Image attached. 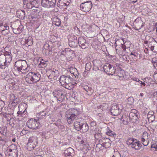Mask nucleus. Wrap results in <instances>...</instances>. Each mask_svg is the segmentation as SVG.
Returning <instances> with one entry per match:
<instances>
[{"mask_svg":"<svg viewBox=\"0 0 157 157\" xmlns=\"http://www.w3.org/2000/svg\"><path fill=\"white\" fill-rule=\"evenodd\" d=\"M69 111L70 113V114L75 115V117H76V116L79 114V113L78 110L75 109H71L69 110Z\"/></svg>","mask_w":157,"mask_h":157,"instance_id":"a878e982","label":"nucleus"},{"mask_svg":"<svg viewBox=\"0 0 157 157\" xmlns=\"http://www.w3.org/2000/svg\"><path fill=\"white\" fill-rule=\"evenodd\" d=\"M136 140V139H134L133 138H129L128 139L127 141V144L128 145H132L133 143L135 141V140Z\"/></svg>","mask_w":157,"mask_h":157,"instance_id":"f704fd0d","label":"nucleus"},{"mask_svg":"<svg viewBox=\"0 0 157 157\" xmlns=\"http://www.w3.org/2000/svg\"><path fill=\"white\" fill-rule=\"evenodd\" d=\"M11 53L10 52H6L4 53V54H3L5 56H7L8 55H10Z\"/></svg>","mask_w":157,"mask_h":157,"instance_id":"052dcab7","label":"nucleus"},{"mask_svg":"<svg viewBox=\"0 0 157 157\" xmlns=\"http://www.w3.org/2000/svg\"><path fill=\"white\" fill-rule=\"evenodd\" d=\"M39 123L35 119H31L27 122V125L30 128L33 129H37L39 126Z\"/></svg>","mask_w":157,"mask_h":157,"instance_id":"0eeeda50","label":"nucleus"},{"mask_svg":"<svg viewBox=\"0 0 157 157\" xmlns=\"http://www.w3.org/2000/svg\"><path fill=\"white\" fill-rule=\"evenodd\" d=\"M89 147V145L87 144L86 143L83 146V147L82 148V149H81V150H83L84 149H87V148Z\"/></svg>","mask_w":157,"mask_h":157,"instance_id":"5fc2aeb1","label":"nucleus"},{"mask_svg":"<svg viewBox=\"0 0 157 157\" xmlns=\"http://www.w3.org/2000/svg\"><path fill=\"white\" fill-rule=\"evenodd\" d=\"M141 145L140 144L137 142V140H135L134 142L131 145V147L132 148L135 150L139 149L141 147Z\"/></svg>","mask_w":157,"mask_h":157,"instance_id":"a211bd4d","label":"nucleus"},{"mask_svg":"<svg viewBox=\"0 0 157 157\" xmlns=\"http://www.w3.org/2000/svg\"><path fill=\"white\" fill-rule=\"evenodd\" d=\"M85 68L87 71L90 70L91 68V63H87L86 65Z\"/></svg>","mask_w":157,"mask_h":157,"instance_id":"49530a36","label":"nucleus"},{"mask_svg":"<svg viewBox=\"0 0 157 157\" xmlns=\"http://www.w3.org/2000/svg\"><path fill=\"white\" fill-rule=\"evenodd\" d=\"M29 41V40H25V44H27Z\"/></svg>","mask_w":157,"mask_h":157,"instance_id":"774afa93","label":"nucleus"},{"mask_svg":"<svg viewBox=\"0 0 157 157\" xmlns=\"http://www.w3.org/2000/svg\"><path fill=\"white\" fill-rule=\"evenodd\" d=\"M111 65L108 63H106L105 65L103 67V69L105 72L108 74L109 71V69L110 68Z\"/></svg>","mask_w":157,"mask_h":157,"instance_id":"bb28decb","label":"nucleus"},{"mask_svg":"<svg viewBox=\"0 0 157 157\" xmlns=\"http://www.w3.org/2000/svg\"><path fill=\"white\" fill-rule=\"evenodd\" d=\"M22 28L20 26H19V27H18L17 29H13V31L14 33L16 34H19L20 33V32L21 31V30Z\"/></svg>","mask_w":157,"mask_h":157,"instance_id":"4c0bfd02","label":"nucleus"},{"mask_svg":"<svg viewBox=\"0 0 157 157\" xmlns=\"http://www.w3.org/2000/svg\"><path fill=\"white\" fill-rule=\"evenodd\" d=\"M16 15L19 19H24L25 17V12L24 10H18L16 12Z\"/></svg>","mask_w":157,"mask_h":157,"instance_id":"dca6fc26","label":"nucleus"},{"mask_svg":"<svg viewBox=\"0 0 157 157\" xmlns=\"http://www.w3.org/2000/svg\"><path fill=\"white\" fill-rule=\"evenodd\" d=\"M133 25L136 30H138L143 26V21L140 17L136 18L133 22Z\"/></svg>","mask_w":157,"mask_h":157,"instance_id":"9b49d317","label":"nucleus"},{"mask_svg":"<svg viewBox=\"0 0 157 157\" xmlns=\"http://www.w3.org/2000/svg\"><path fill=\"white\" fill-rule=\"evenodd\" d=\"M112 157H121V155L119 153H118L115 155H113Z\"/></svg>","mask_w":157,"mask_h":157,"instance_id":"bf43d9fd","label":"nucleus"},{"mask_svg":"<svg viewBox=\"0 0 157 157\" xmlns=\"http://www.w3.org/2000/svg\"><path fill=\"white\" fill-rule=\"evenodd\" d=\"M57 4V6L60 8L66 9L67 6L66 4L63 2V0H59Z\"/></svg>","mask_w":157,"mask_h":157,"instance_id":"aec40b11","label":"nucleus"},{"mask_svg":"<svg viewBox=\"0 0 157 157\" xmlns=\"http://www.w3.org/2000/svg\"><path fill=\"white\" fill-rule=\"evenodd\" d=\"M151 150H154L155 151H157V141L156 140H152V141L151 142Z\"/></svg>","mask_w":157,"mask_h":157,"instance_id":"b1692460","label":"nucleus"},{"mask_svg":"<svg viewBox=\"0 0 157 157\" xmlns=\"http://www.w3.org/2000/svg\"><path fill=\"white\" fill-rule=\"evenodd\" d=\"M93 64L94 66L97 67L98 69L100 67L101 65V62L99 60H95L94 61Z\"/></svg>","mask_w":157,"mask_h":157,"instance_id":"c756f323","label":"nucleus"},{"mask_svg":"<svg viewBox=\"0 0 157 157\" xmlns=\"http://www.w3.org/2000/svg\"><path fill=\"white\" fill-rule=\"evenodd\" d=\"M92 5L91 2H86L82 3L80 6L81 10L85 12H89L92 8Z\"/></svg>","mask_w":157,"mask_h":157,"instance_id":"1a4fd4ad","label":"nucleus"},{"mask_svg":"<svg viewBox=\"0 0 157 157\" xmlns=\"http://www.w3.org/2000/svg\"><path fill=\"white\" fill-rule=\"evenodd\" d=\"M155 80H157V73L154 74V75L151 76Z\"/></svg>","mask_w":157,"mask_h":157,"instance_id":"4d7b16f0","label":"nucleus"},{"mask_svg":"<svg viewBox=\"0 0 157 157\" xmlns=\"http://www.w3.org/2000/svg\"><path fill=\"white\" fill-rule=\"evenodd\" d=\"M8 82L10 86H13L15 84V81L13 79H11L10 80H9Z\"/></svg>","mask_w":157,"mask_h":157,"instance_id":"79ce46f5","label":"nucleus"},{"mask_svg":"<svg viewBox=\"0 0 157 157\" xmlns=\"http://www.w3.org/2000/svg\"><path fill=\"white\" fill-rule=\"evenodd\" d=\"M72 80V78L70 76H61L59 79V81L62 85H64L65 87L70 90L72 88V85L71 82Z\"/></svg>","mask_w":157,"mask_h":157,"instance_id":"7ed1b4c3","label":"nucleus"},{"mask_svg":"<svg viewBox=\"0 0 157 157\" xmlns=\"http://www.w3.org/2000/svg\"><path fill=\"white\" fill-rule=\"evenodd\" d=\"M106 134L110 136H114L115 135L116 136V134L115 133L112 131L109 130L107 132H106Z\"/></svg>","mask_w":157,"mask_h":157,"instance_id":"ea45409f","label":"nucleus"},{"mask_svg":"<svg viewBox=\"0 0 157 157\" xmlns=\"http://www.w3.org/2000/svg\"><path fill=\"white\" fill-rule=\"evenodd\" d=\"M58 71L57 70H55V71H52V73H51V75H54V77H56V75H55V73H58Z\"/></svg>","mask_w":157,"mask_h":157,"instance_id":"603ef678","label":"nucleus"},{"mask_svg":"<svg viewBox=\"0 0 157 157\" xmlns=\"http://www.w3.org/2000/svg\"><path fill=\"white\" fill-rule=\"evenodd\" d=\"M130 1L131 2H132V3H134L137 2V0H130Z\"/></svg>","mask_w":157,"mask_h":157,"instance_id":"338daca9","label":"nucleus"},{"mask_svg":"<svg viewBox=\"0 0 157 157\" xmlns=\"http://www.w3.org/2000/svg\"><path fill=\"white\" fill-rule=\"evenodd\" d=\"M155 84V82L152 80V79H148V86H149L150 87H153Z\"/></svg>","mask_w":157,"mask_h":157,"instance_id":"c9c22d12","label":"nucleus"},{"mask_svg":"<svg viewBox=\"0 0 157 157\" xmlns=\"http://www.w3.org/2000/svg\"><path fill=\"white\" fill-rule=\"evenodd\" d=\"M40 77L39 73L31 72L27 74L25 80L28 83L33 84L38 82L40 80Z\"/></svg>","mask_w":157,"mask_h":157,"instance_id":"f03ea898","label":"nucleus"},{"mask_svg":"<svg viewBox=\"0 0 157 157\" xmlns=\"http://www.w3.org/2000/svg\"><path fill=\"white\" fill-rule=\"evenodd\" d=\"M74 150L71 147H68L65 150L64 154L65 156H72L74 154Z\"/></svg>","mask_w":157,"mask_h":157,"instance_id":"2eb2a0df","label":"nucleus"},{"mask_svg":"<svg viewBox=\"0 0 157 157\" xmlns=\"http://www.w3.org/2000/svg\"><path fill=\"white\" fill-rule=\"evenodd\" d=\"M5 56L2 54L0 55V64L2 65H6V59Z\"/></svg>","mask_w":157,"mask_h":157,"instance_id":"5701e85b","label":"nucleus"},{"mask_svg":"<svg viewBox=\"0 0 157 157\" xmlns=\"http://www.w3.org/2000/svg\"><path fill=\"white\" fill-rule=\"evenodd\" d=\"M66 117H67V121L69 124H72L74 120L76 117L75 115L71 114H67Z\"/></svg>","mask_w":157,"mask_h":157,"instance_id":"4468645a","label":"nucleus"},{"mask_svg":"<svg viewBox=\"0 0 157 157\" xmlns=\"http://www.w3.org/2000/svg\"><path fill=\"white\" fill-rule=\"evenodd\" d=\"M17 99V97L15 96V95L13 94L10 97V99L11 100L15 101Z\"/></svg>","mask_w":157,"mask_h":157,"instance_id":"09e8293b","label":"nucleus"},{"mask_svg":"<svg viewBox=\"0 0 157 157\" xmlns=\"http://www.w3.org/2000/svg\"><path fill=\"white\" fill-rule=\"evenodd\" d=\"M6 62L8 63L10 62L12 60V57L11 55H8L7 56H5Z\"/></svg>","mask_w":157,"mask_h":157,"instance_id":"a19ab883","label":"nucleus"},{"mask_svg":"<svg viewBox=\"0 0 157 157\" xmlns=\"http://www.w3.org/2000/svg\"><path fill=\"white\" fill-rule=\"evenodd\" d=\"M25 112V111H24L23 112H22V111H19L17 112V113L19 116H20L21 117H23V113Z\"/></svg>","mask_w":157,"mask_h":157,"instance_id":"864d4df0","label":"nucleus"},{"mask_svg":"<svg viewBox=\"0 0 157 157\" xmlns=\"http://www.w3.org/2000/svg\"><path fill=\"white\" fill-rule=\"evenodd\" d=\"M37 144V138L36 136H32L29 139L27 144L28 150L31 151L34 149Z\"/></svg>","mask_w":157,"mask_h":157,"instance_id":"39448f33","label":"nucleus"},{"mask_svg":"<svg viewBox=\"0 0 157 157\" xmlns=\"http://www.w3.org/2000/svg\"><path fill=\"white\" fill-rule=\"evenodd\" d=\"M131 113H133L136 114L137 113V111L135 109H133L132 110V112Z\"/></svg>","mask_w":157,"mask_h":157,"instance_id":"e2e57ef3","label":"nucleus"},{"mask_svg":"<svg viewBox=\"0 0 157 157\" xmlns=\"http://www.w3.org/2000/svg\"><path fill=\"white\" fill-rule=\"evenodd\" d=\"M32 44H33L32 41L31 40H29V41L28 42V43L27 44V45H26V46H27V45L28 46H30V45H32Z\"/></svg>","mask_w":157,"mask_h":157,"instance_id":"13d9d810","label":"nucleus"},{"mask_svg":"<svg viewBox=\"0 0 157 157\" xmlns=\"http://www.w3.org/2000/svg\"><path fill=\"white\" fill-rule=\"evenodd\" d=\"M95 139L97 140H101L100 139L101 138L102 136L101 134L100 133H96L94 136Z\"/></svg>","mask_w":157,"mask_h":157,"instance_id":"37998d69","label":"nucleus"},{"mask_svg":"<svg viewBox=\"0 0 157 157\" xmlns=\"http://www.w3.org/2000/svg\"><path fill=\"white\" fill-rule=\"evenodd\" d=\"M11 147L13 148L12 149V151L14 152L17 153V147L14 144H12L11 145Z\"/></svg>","mask_w":157,"mask_h":157,"instance_id":"a18cd8bd","label":"nucleus"},{"mask_svg":"<svg viewBox=\"0 0 157 157\" xmlns=\"http://www.w3.org/2000/svg\"><path fill=\"white\" fill-rule=\"evenodd\" d=\"M149 125L150 126V129L148 127V130L149 131V133H150L151 136H152L154 134V128H155V126L154 124H150Z\"/></svg>","mask_w":157,"mask_h":157,"instance_id":"cd10ccee","label":"nucleus"},{"mask_svg":"<svg viewBox=\"0 0 157 157\" xmlns=\"http://www.w3.org/2000/svg\"><path fill=\"white\" fill-rule=\"evenodd\" d=\"M115 70L116 69L115 67L113 66L112 67L111 66L109 69V71L107 74L113 75V74L115 73Z\"/></svg>","mask_w":157,"mask_h":157,"instance_id":"473e14b6","label":"nucleus"},{"mask_svg":"<svg viewBox=\"0 0 157 157\" xmlns=\"http://www.w3.org/2000/svg\"><path fill=\"white\" fill-rule=\"evenodd\" d=\"M9 27L6 24H5L4 25L0 27V31L4 35H6L9 32Z\"/></svg>","mask_w":157,"mask_h":157,"instance_id":"f3484780","label":"nucleus"},{"mask_svg":"<svg viewBox=\"0 0 157 157\" xmlns=\"http://www.w3.org/2000/svg\"><path fill=\"white\" fill-rule=\"evenodd\" d=\"M144 47H145V49L144 50V52H145V53L146 54L147 53V48L145 47L146 46H145V45H144Z\"/></svg>","mask_w":157,"mask_h":157,"instance_id":"69168bd1","label":"nucleus"},{"mask_svg":"<svg viewBox=\"0 0 157 157\" xmlns=\"http://www.w3.org/2000/svg\"><path fill=\"white\" fill-rule=\"evenodd\" d=\"M15 68L22 73H25L29 70V67L25 60H19L15 62Z\"/></svg>","mask_w":157,"mask_h":157,"instance_id":"f257e3e1","label":"nucleus"},{"mask_svg":"<svg viewBox=\"0 0 157 157\" xmlns=\"http://www.w3.org/2000/svg\"><path fill=\"white\" fill-rule=\"evenodd\" d=\"M52 23L57 26L60 25L61 22L60 20L57 17H54L52 19Z\"/></svg>","mask_w":157,"mask_h":157,"instance_id":"6ab92c4d","label":"nucleus"},{"mask_svg":"<svg viewBox=\"0 0 157 157\" xmlns=\"http://www.w3.org/2000/svg\"><path fill=\"white\" fill-rule=\"evenodd\" d=\"M103 140H100L99 141L100 143H102L101 145L103 147L107 148L110 146L111 145L110 143L104 142Z\"/></svg>","mask_w":157,"mask_h":157,"instance_id":"c85d7f7f","label":"nucleus"},{"mask_svg":"<svg viewBox=\"0 0 157 157\" xmlns=\"http://www.w3.org/2000/svg\"><path fill=\"white\" fill-rule=\"evenodd\" d=\"M74 125L77 130L79 131L82 129L83 132H86L89 129V126L87 124L83 123L82 121L78 120L75 121Z\"/></svg>","mask_w":157,"mask_h":157,"instance_id":"20e7f679","label":"nucleus"},{"mask_svg":"<svg viewBox=\"0 0 157 157\" xmlns=\"http://www.w3.org/2000/svg\"><path fill=\"white\" fill-rule=\"evenodd\" d=\"M155 43L154 40L152 38L150 37L148 40V48L154 53L157 52V51L154 49V43Z\"/></svg>","mask_w":157,"mask_h":157,"instance_id":"f8f14e48","label":"nucleus"},{"mask_svg":"<svg viewBox=\"0 0 157 157\" xmlns=\"http://www.w3.org/2000/svg\"><path fill=\"white\" fill-rule=\"evenodd\" d=\"M65 93L63 90L59 89L55 90L53 93V94L55 97L57 98L58 101H63L64 99Z\"/></svg>","mask_w":157,"mask_h":157,"instance_id":"423d86ee","label":"nucleus"},{"mask_svg":"<svg viewBox=\"0 0 157 157\" xmlns=\"http://www.w3.org/2000/svg\"><path fill=\"white\" fill-rule=\"evenodd\" d=\"M124 72L123 70H121L117 73V76L120 78H122L124 77Z\"/></svg>","mask_w":157,"mask_h":157,"instance_id":"72a5a7b5","label":"nucleus"},{"mask_svg":"<svg viewBox=\"0 0 157 157\" xmlns=\"http://www.w3.org/2000/svg\"><path fill=\"white\" fill-rule=\"evenodd\" d=\"M84 90L87 92V94L89 95H91L94 92V90L90 87L87 86H85L84 88Z\"/></svg>","mask_w":157,"mask_h":157,"instance_id":"412c9836","label":"nucleus"},{"mask_svg":"<svg viewBox=\"0 0 157 157\" xmlns=\"http://www.w3.org/2000/svg\"><path fill=\"white\" fill-rule=\"evenodd\" d=\"M70 70L71 73L73 74L76 78H78L79 73L77 69L75 68H71Z\"/></svg>","mask_w":157,"mask_h":157,"instance_id":"4be33fe9","label":"nucleus"},{"mask_svg":"<svg viewBox=\"0 0 157 157\" xmlns=\"http://www.w3.org/2000/svg\"><path fill=\"white\" fill-rule=\"evenodd\" d=\"M121 47L124 51L126 50V46L125 45L122 44Z\"/></svg>","mask_w":157,"mask_h":157,"instance_id":"0e129e2a","label":"nucleus"},{"mask_svg":"<svg viewBox=\"0 0 157 157\" xmlns=\"http://www.w3.org/2000/svg\"><path fill=\"white\" fill-rule=\"evenodd\" d=\"M150 61L152 63L154 67L157 69V58H153Z\"/></svg>","mask_w":157,"mask_h":157,"instance_id":"2f4dec72","label":"nucleus"},{"mask_svg":"<svg viewBox=\"0 0 157 157\" xmlns=\"http://www.w3.org/2000/svg\"><path fill=\"white\" fill-rule=\"evenodd\" d=\"M129 117L131 119H135L136 120L137 118L136 114H135L133 113H130L129 114Z\"/></svg>","mask_w":157,"mask_h":157,"instance_id":"e433bc0d","label":"nucleus"},{"mask_svg":"<svg viewBox=\"0 0 157 157\" xmlns=\"http://www.w3.org/2000/svg\"><path fill=\"white\" fill-rule=\"evenodd\" d=\"M48 62L47 61H43L41 64L39 65V67L41 68H44L46 67L48 64Z\"/></svg>","mask_w":157,"mask_h":157,"instance_id":"58836bf2","label":"nucleus"},{"mask_svg":"<svg viewBox=\"0 0 157 157\" xmlns=\"http://www.w3.org/2000/svg\"><path fill=\"white\" fill-rule=\"evenodd\" d=\"M122 107L120 104L115 105H112L111 110L112 114L114 116H117L121 113Z\"/></svg>","mask_w":157,"mask_h":157,"instance_id":"6e6552de","label":"nucleus"},{"mask_svg":"<svg viewBox=\"0 0 157 157\" xmlns=\"http://www.w3.org/2000/svg\"><path fill=\"white\" fill-rule=\"evenodd\" d=\"M154 71L153 70H152L149 71V73L150 74V76L149 78V79H152V78H153L151 76L154 75Z\"/></svg>","mask_w":157,"mask_h":157,"instance_id":"3c124183","label":"nucleus"},{"mask_svg":"<svg viewBox=\"0 0 157 157\" xmlns=\"http://www.w3.org/2000/svg\"><path fill=\"white\" fill-rule=\"evenodd\" d=\"M86 143H87L86 142H84V141L83 140H82L80 142V149H82V147H83L84 145Z\"/></svg>","mask_w":157,"mask_h":157,"instance_id":"de8ad7c7","label":"nucleus"},{"mask_svg":"<svg viewBox=\"0 0 157 157\" xmlns=\"http://www.w3.org/2000/svg\"><path fill=\"white\" fill-rule=\"evenodd\" d=\"M46 115V113L44 111H42L38 113L37 116L39 119H42Z\"/></svg>","mask_w":157,"mask_h":157,"instance_id":"7c9ffc66","label":"nucleus"},{"mask_svg":"<svg viewBox=\"0 0 157 157\" xmlns=\"http://www.w3.org/2000/svg\"><path fill=\"white\" fill-rule=\"evenodd\" d=\"M78 44L79 46L83 49H85L88 46V44L83 37H80L78 39Z\"/></svg>","mask_w":157,"mask_h":157,"instance_id":"ddd939ff","label":"nucleus"},{"mask_svg":"<svg viewBox=\"0 0 157 157\" xmlns=\"http://www.w3.org/2000/svg\"><path fill=\"white\" fill-rule=\"evenodd\" d=\"M150 113H148V121L149 123H152L155 121V116L153 114H150Z\"/></svg>","mask_w":157,"mask_h":157,"instance_id":"393cba45","label":"nucleus"},{"mask_svg":"<svg viewBox=\"0 0 157 157\" xmlns=\"http://www.w3.org/2000/svg\"><path fill=\"white\" fill-rule=\"evenodd\" d=\"M142 137L147 138V132H144Z\"/></svg>","mask_w":157,"mask_h":157,"instance_id":"6e6d98bb","label":"nucleus"},{"mask_svg":"<svg viewBox=\"0 0 157 157\" xmlns=\"http://www.w3.org/2000/svg\"><path fill=\"white\" fill-rule=\"evenodd\" d=\"M74 52L71 50H70L69 51H66V55L67 56H71V55Z\"/></svg>","mask_w":157,"mask_h":157,"instance_id":"c03bdc74","label":"nucleus"},{"mask_svg":"<svg viewBox=\"0 0 157 157\" xmlns=\"http://www.w3.org/2000/svg\"><path fill=\"white\" fill-rule=\"evenodd\" d=\"M56 0H42L41 4L42 6L48 8L55 5Z\"/></svg>","mask_w":157,"mask_h":157,"instance_id":"9d476101","label":"nucleus"},{"mask_svg":"<svg viewBox=\"0 0 157 157\" xmlns=\"http://www.w3.org/2000/svg\"><path fill=\"white\" fill-rule=\"evenodd\" d=\"M28 132V131L25 130H23L21 131V133L23 134H26Z\"/></svg>","mask_w":157,"mask_h":157,"instance_id":"680f3d73","label":"nucleus"},{"mask_svg":"<svg viewBox=\"0 0 157 157\" xmlns=\"http://www.w3.org/2000/svg\"><path fill=\"white\" fill-rule=\"evenodd\" d=\"M141 139H142L141 141H142V143H143V144L144 146H147V144H146V142L145 143V140H147V138H144L142 137Z\"/></svg>","mask_w":157,"mask_h":157,"instance_id":"8fccbe9b","label":"nucleus"}]
</instances>
